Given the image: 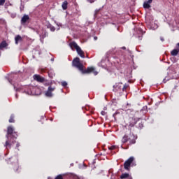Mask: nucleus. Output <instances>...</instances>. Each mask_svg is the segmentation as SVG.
<instances>
[{
    "label": "nucleus",
    "mask_w": 179,
    "mask_h": 179,
    "mask_svg": "<svg viewBox=\"0 0 179 179\" xmlns=\"http://www.w3.org/2000/svg\"><path fill=\"white\" fill-rule=\"evenodd\" d=\"M73 66L77 68L82 73H92L93 72L94 75H97L99 72L94 71V67H88L86 70L83 69L84 66L82 63H80V59L79 57H76L73 60Z\"/></svg>",
    "instance_id": "nucleus-1"
},
{
    "label": "nucleus",
    "mask_w": 179,
    "mask_h": 179,
    "mask_svg": "<svg viewBox=\"0 0 179 179\" xmlns=\"http://www.w3.org/2000/svg\"><path fill=\"white\" fill-rule=\"evenodd\" d=\"M13 131L14 129L12 126H9L8 127L7 134L6 135L7 140L4 145L6 149H10V148H12V145H14V143H16L15 141H12V139H16L17 138V134L16 132H13Z\"/></svg>",
    "instance_id": "nucleus-2"
},
{
    "label": "nucleus",
    "mask_w": 179,
    "mask_h": 179,
    "mask_svg": "<svg viewBox=\"0 0 179 179\" xmlns=\"http://www.w3.org/2000/svg\"><path fill=\"white\" fill-rule=\"evenodd\" d=\"M69 45L71 48H75L76 50L77 53L78 54V55H80V57H81V58H85V52H83V50H82L80 47L78 45V43H76V42L75 41L71 42L69 43Z\"/></svg>",
    "instance_id": "nucleus-3"
},
{
    "label": "nucleus",
    "mask_w": 179,
    "mask_h": 179,
    "mask_svg": "<svg viewBox=\"0 0 179 179\" xmlns=\"http://www.w3.org/2000/svg\"><path fill=\"white\" fill-rule=\"evenodd\" d=\"M134 160H135V158L134 157H130L127 161L124 163V170H127V171H129L131 168V164L134 162Z\"/></svg>",
    "instance_id": "nucleus-4"
},
{
    "label": "nucleus",
    "mask_w": 179,
    "mask_h": 179,
    "mask_svg": "<svg viewBox=\"0 0 179 179\" xmlns=\"http://www.w3.org/2000/svg\"><path fill=\"white\" fill-rule=\"evenodd\" d=\"M54 90H55V87L49 86L48 90L45 93V96H46V97H52V96H54V94H52Z\"/></svg>",
    "instance_id": "nucleus-5"
},
{
    "label": "nucleus",
    "mask_w": 179,
    "mask_h": 179,
    "mask_svg": "<svg viewBox=\"0 0 179 179\" xmlns=\"http://www.w3.org/2000/svg\"><path fill=\"white\" fill-rule=\"evenodd\" d=\"M129 128H133V127H135V124H136L138 121H139V118L129 117Z\"/></svg>",
    "instance_id": "nucleus-6"
},
{
    "label": "nucleus",
    "mask_w": 179,
    "mask_h": 179,
    "mask_svg": "<svg viewBox=\"0 0 179 179\" xmlns=\"http://www.w3.org/2000/svg\"><path fill=\"white\" fill-rule=\"evenodd\" d=\"M29 20H30V17L27 15H24L21 18V24H26Z\"/></svg>",
    "instance_id": "nucleus-7"
},
{
    "label": "nucleus",
    "mask_w": 179,
    "mask_h": 179,
    "mask_svg": "<svg viewBox=\"0 0 179 179\" xmlns=\"http://www.w3.org/2000/svg\"><path fill=\"white\" fill-rule=\"evenodd\" d=\"M34 80H37V82H41V83H43V82H44V78H41L40 75H37V74L34 75Z\"/></svg>",
    "instance_id": "nucleus-8"
},
{
    "label": "nucleus",
    "mask_w": 179,
    "mask_h": 179,
    "mask_svg": "<svg viewBox=\"0 0 179 179\" xmlns=\"http://www.w3.org/2000/svg\"><path fill=\"white\" fill-rule=\"evenodd\" d=\"M23 38H22V36L20 35H17L15 37V44L17 45L19 44V43H21V41H22Z\"/></svg>",
    "instance_id": "nucleus-9"
},
{
    "label": "nucleus",
    "mask_w": 179,
    "mask_h": 179,
    "mask_svg": "<svg viewBox=\"0 0 179 179\" xmlns=\"http://www.w3.org/2000/svg\"><path fill=\"white\" fill-rule=\"evenodd\" d=\"M41 37V41H43L44 38H45V37H48V32H47L46 31H44L42 34L40 35Z\"/></svg>",
    "instance_id": "nucleus-10"
},
{
    "label": "nucleus",
    "mask_w": 179,
    "mask_h": 179,
    "mask_svg": "<svg viewBox=\"0 0 179 179\" xmlns=\"http://www.w3.org/2000/svg\"><path fill=\"white\" fill-rule=\"evenodd\" d=\"M178 52H179V49H173L171 52V55H173V57H176V55H178Z\"/></svg>",
    "instance_id": "nucleus-11"
},
{
    "label": "nucleus",
    "mask_w": 179,
    "mask_h": 179,
    "mask_svg": "<svg viewBox=\"0 0 179 179\" xmlns=\"http://www.w3.org/2000/svg\"><path fill=\"white\" fill-rule=\"evenodd\" d=\"M129 139H131V138L128 137L127 135H124L122 137V143H127V142L129 141Z\"/></svg>",
    "instance_id": "nucleus-12"
},
{
    "label": "nucleus",
    "mask_w": 179,
    "mask_h": 179,
    "mask_svg": "<svg viewBox=\"0 0 179 179\" xmlns=\"http://www.w3.org/2000/svg\"><path fill=\"white\" fill-rule=\"evenodd\" d=\"M62 8L64 10H66V9H68V1H64L62 3Z\"/></svg>",
    "instance_id": "nucleus-13"
},
{
    "label": "nucleus",
    "mask_w": 179,
    "mask_h": 179,
    "mask_svg": "<svg viewBox=\"0 0 179 179\" xmlns=\"http://www.w3.org/2000/svg\"><path fill=\"white\" fill-rule=\"evenodd\" d=\"M150 3H149V1H145V2H144V3H143V8H144L145 9H149V8H150Z\"/></svg>",
    "instance_id": "nucleus-14"
},
{
    "label": "nucleus",
    "mask_w": 179,
    "mask_h": 179,
    "mask_svg": "<svg viewBox=\"0 0 179 179\" xmlns=\"http://www.w3.org/2000/svg\"><path fill=\"white\" fill-rule=\"evenodd\" d=\"M129 177H131V176H129V173H122V174L120 176V178H121V179L129 178Z\"/></svg>",
    "instance_id": "nucleus-15"
},
{
    "label": "nucleus",
    "mask_w": 179,
    "mask_h": 179,
    "mask_svg": "<svg viewBox=\"0 0 179 179\" xmlns=\"http://www.w3.org/2000/svg\"><path fill=\"white\" fill-rule=\"evenodd\" d=\"M48 29H50V31H55V27L52 26L51 24H48Z\"/></svg>",
    "instance_id": "nucleus-16"
},
{
    "label": "nucleus",
    "mask_w": 179,
    "mask_h": 179,
    "mask_svg": "<svg viewBox=\"0 0 179 179\" xmlns=\"http://www.w3.org/2000/svg\"><path fill=\"white\" fill-rule=\"evenodd\" d=\"M8 121L10 123L15 122V115H11Z\"/></svg>",
    "instance_id": "nucleus-17"
},
{
    "label": "nucleus",
    "mask_w": 179,
    "mask_h": 179,
    "mask_svg": "<svg viewBox=\"0 0 179 179\" xmlns=\"http://www.w3.org/2000/svg\"><path fill=\"white\" fill-rule=\"evenodd\" d=\"M26 94H29V96H31L33 94V92H31V89L25 90Z\"/></svg>",
    "instance_id": "nucleus-18"
},
{
    "label": "nucleus",
    "mask_w": 179,
    "mask_h": 179,
    "mask_svg": "<svg viewBox=\"0 0 179 179\" xmlns=\"http://www.w3.org/2000/svg\"><path fill=\"white\" fill-rule=\"evenodd\" d=\"M48 76L49 78H50L51 79H52V78H54L55 76V73H52V72H49L48 73Z\"/></svg>",
    "instance_id": "nucleus-19"
},
{
    "label": "nucleus",
    "mask_w": 179,
    "mask_h": 179,
    "mask_svg": "<svg viewBox=\"0 0 179 179\" xmlns=\"http://www.w3.org/2000/svg\"><path fill=\"white\" fill-rule=\"evenodd\" d=\"M5 47H6V42H2L0 44V48H5Z\"/></svg>",
    "instance_id": "nucleus-20"
},
{
    "label": "nucleus",
    "mask_w": 179,
    "mask_h": 179,
    "mask_svg": "<svg viewBox=\"0 0 179 179\" xmlns=\"http://www.w3.org/2000/svg\"><path fill=\"white\" fill-rule=\"evenodd\" d=\"M100 10H101V8L95 10V11H94V17H95L97 16V15L99 14V12H100Z\"/></svg>",
    "instance_id": "nucleus-21"
},
{
    "label": "nucleus",
    "mask_w": 179,
    "mask_h": 179,
    "mask_svg": "<svg viewBox=\"0 0 179 179\" xmlns=\"http://www.w3.org/2000/svg\"><path fill=\"white\" fill-rule=\"evenodd\" d=\"M55 179H64V175L59 174L57 176Z\"/></svg>",
    "instance_id": "nucleus-22"
},
{
    "label": "nucleus",
    "mask_w": 179,
    "mask_h": 179,
    "mask_svg": "<svg viewBox=\"0 0 179 179\" xmlns=\"http://www.w3.org/2000/svg\"><path fill=\"white\" fill-rule=\"evenodd\" d=\"M62 86H63V87H66V86H68V83H66V81L62 82Z\"/></svg>",
    "instance_id": "nucleus-23"
},
{
    "label": "nucleus",
    "mask_w": 179,
    "mask_h": 179,
    "mask_svg": "<svg viewBox=\"0 0 179 179\" xmlns=\"http://www.w3.org/2000/svg\"><path fill=\"white\" fill-rule=\"evenodd\" d=\"M6 0H0V6H3L5 5V1Z\"/></svg>",
    "instance_id": "nucleus-24"
},
{
    "label": "nucleus",
    "mask_w": 179,
    "mask_h": 179,
    "mask_svg": "<svg viewBox=\"0 0 179 179\" xmlns=\"http://www.w3.org/2000/svg\"><path fill=\"white\" fill-rule=\"evenodd\" d=\"M117 114H120V112H115L113 115V117L115 118V120H117Z\"/></svg>",
    "instance_id": "nucleus-25"
},
{
    "label": "nucleus",
    "mask_w": 179,
    "mask_h": 179,
    "mask_svg": "<svg viewBox=\"0 0 179 179\" xmlns=\"http://www.w3.org/2000/svg\"><path fill=\"white\" fill-rule=\"evenodd\" d=\"M136 141L134 139H132V140H130L129 143L130 145H134V143H136Z\"/></svg>",
    "instance_id": "nucleus-26"
},
{
    "label": "nucleus",
    "mask_w": 179,
    "mask_h": 179,
    "mask_svg": "<svg viewBox=\"0 0 179 179\" xmlns=\"http://www.w3.org/2000/svg\"><path fill=\"white\" fill-rule=\"evenodd\" d=\"M14 170L17 172V170H19V165L17 164H15V166L14 168Z\"/></svg>",
    "instance_id": "nucleus-27"
},
{
    "label": "nucleus",
    "mask_w": 179,
    "mask_h": 179,
    "mask_svg": "<svg viewBox=\"0 0 179 179\" xmlns=\"http://www.w3.org/2000/svg\"><path fill=\"white\" fill-rule=\"evenodd\" d=\"M138 34H143V31H142V29L139 28L138 31Z\"/></svg>",
    "instance_id": "nucleus-28"
},
{
    "label": "nucleus",
    "mask_w": 179,
    "mask_h": 179,
    "mask_svg": "<svg viewBox=\"0 0 179 179\" xmlns=\"http://www.w3.org/2000/svg\"><path fill=\"white\" fill-rule=\"evenodd\" d=\"M138 128H140V129H141V128H143V123L138 124Z\"/></svg>",
    "instance_id": "nucleus-29"
},
{
    "label": "nucleus",
    "mask_w": 179,
    "mask_h": 179,
    "mask_svg": "<svg viewBox=\"0 0 179 179\" xmlns=\"http://www.w3.org/2000/svg\"><path fill=\"white\" fill-rule=\"evenodd\" d=\"M116 148V146L115 145H112L110 148V150H114V149Z\"/></svg>",
    "instance_id": "nucleus-30"
},
{
    "label": "nucleus",
    "mask_w": 179,
    "mask_h": 179,
    "mask_svg": "<svg viewBox=\"0 0 179 179\" xmlns=\"http://www.w3.org/2000/svg\"><path fill=\"white\" fill-rule=\"evenodd\" d=\"M127 87H128V85H124L123 88H122V90H125L127 89Z\"/></svg>",
    "instance_id": "nucleus-31"
},
{
    "label": "nucleus",
    "mask_w": 179,
    "mask_h": 179,
    "mask_svg": "<svg viewBox=\"0 0 179 179\" xmlns=\"http://www.w3.org/2000/svg\"><path fill=\"white\" fill-rule=\"evenodd\" d=\"M101 115H106V112L102 110L101 112Z\"/></svg>",
    "instance_id": "nucleus-32"
},
{
    "label": "nucleus",
    "mask_w": 179,
    "mask_h": 179,
    "mask_svg": "<svg viewBox=\"0 0 179 179\" xmlns=\"http://www.w3.org/2000/svg\"><path fill=\"white\" fill-rule=\"evenodd\" d=\"M147 2H148V3H152V2H153V0H148Z\"/></svg>",
    "instance_id": "nucleus-33"
},
{
    "label": "nucleus",
    "mask_w": 179,
    "mask_h": 179,
    "mask_svg": "<svg viewBox=\"0 0 179 179\" xmlns=\"http://www.w3.org/2000/svg\"><path fill=\"white\" fill-rule=\"evenodd\" d=\"M122 50H127V48H125V46H123L121 48Z\"/></svg>",
    "instance_id": "nucleus-34"
},
{
    "label": "nucleus",
    "mask_w": 179,
    "mask_h": 179,
    "mask_svg": "<svg viewBox=\"0 0 179 179\" xmlns=\"http://www.w3.org/2000/svg\"><path fill=\"white\" fill-rule=\"evenodd\" d=\"M19 146H20V144L19 143H17L16 145V148H19Z\"/></svg>",
    "instance_id": "nucleus-35"
},
{
    "label": "nucleus",
    "mask_w": 179,
    "mask_h": 179,
    "mask_svg": "<svg viewBox=\"0 0 179 179\" xmlns=\"http://www.w3.org/2000/svg\"><path fill=\"white\" fill-rule=\"evenodd\" d=\"M161 41H164V38L163 37L160 38Z\"/></svg>",
    "instance_id": "nucleus-36"
},
{
    "label": "nucleus",
    "mask_w": 179,
    "mask_h": 179,
    "mask_svg": "<svg viewBox=\"0 0 179 179\" xmlns=\"http://www.w3.org/2000/svg\"><path fill=\"white\" fill-rule=\"evenodd\" d=\"M90 3H93L94 2V0H90Z\"/></svg>",
    "instance_id": "nucleus-37"
},
{
    "label": "nucleus",
    "mask_w": 179,
    "mask_h": 179,
    "mask_svg": "<svg viewBox=\"0 0 179 179\" xmlns=\"http://www.w3.org/2000/svg\"><path fill=\"white\" fill-rule=\"evenodd\" d=\"M146 108H148V106H144L143 107V110H146Z\"/></svg>",
    "instance_id": "nucleus-38"
},
{
    "label": "nucleus",
    "mask_w": 179,
    "mask_h": 179,
    "mask_svg": "<svg viewBox=\"0 0 179 179\" xmlns=\"http://www.w3.org/2000/svg\"><path fill=\"white\" fill-rule=\"evenodd\" d=\"M50 61H52V62H54V58H52Z\"/></svg>",
    "instance_id": "nucleus-39"
},
{
    "label": "nucleus",
    "mask_w": 179,
    "mask_h": 179,
    "mask_svg": "<svg viewBox=\"0 0 179 179\" xmlns=\"http://www.w3.org/2000/svg\"><path fill=\"white\" fill-rule=\"evenodd\" d=\"M94 40H97V36H94Z\"/></svg>",
    "instance_id": "nucleus-40"
},
{
    "label": "nucleus",
    "mask_w": 179,
    "mask_h": 179,
    "mask_svg": "<svg viewBox=\"0 0 179 179\" xmlns=\"http://www.w3.org/2000/svg\"><path fill=\"white\" fill-rule=\"evenodd\" d=\"M165 80H166V79H164V83H166V81H165Z\"/></svg>",
    "instance_id": "nucleus-41"
},
{
    "label": "nucleus",
    "mask_w": 179,
    "mask_h": 179,
    "mask_svg": "<svg viewBox=\"0 0 179 179\" xmlns=\"http://www.w3.org/2000/svg\"><path fill=\"white\" fill-rule=\"evenodd\" d=\"M8 82H9L10 83H11V81H10V80H8Z\"/></svg>",
    "instance_id": "nucleus-42"
},
{
    "label": "nucleus",
    "mask_w": 179,
    "mask_h": 179,
    "mask_svg": "<svg viewBox=\"0 0 179 179\" xmlns=\"http://www.w3.org/2000/svg\"><path fill=\"white\" fill-rule=\"evenodd\" d=\"M16 98L17 99V94L15 95Z\"/></svg>",
    "instance_id": "nucleus-43"
},
{
    "label": "nucleus",
    "mask_w": 179,
    "mask_h": 179,
    "mask_svg": "<svg viewBox=\"0 0 179 179\" xmlns=\"http://www.w3.org/2000/svg\"><path fill=\"white\" fill-rule=\"evenodd\" d=\"M78 179H80V178H78Z\"/></svg>",
    "instance_id": "nucleus-44"
}]
</instances>
